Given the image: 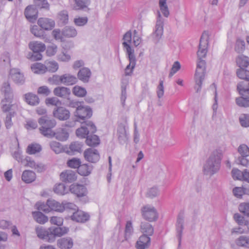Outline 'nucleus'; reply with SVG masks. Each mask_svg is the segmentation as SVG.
<instances>
[{"label":"nucleus","mask_w":249,"mask_h":249,"mask_svg":"<svg viewBox=\"0 0 249 249\" xmlns=\"http://www.w3.org/2000/svg\"><path fill=\"white\" fill-rule=\"evenodd\" d=\"M88 22L86 17H78L74 19V23L77 26H81L85 25Z\"/></svg>","instance_id":"56"},{"label":"nucleus","mask_w":249,"mask_h":249,"mask_svg":"<svg viewBox=\"0 0 249 249\" xmlns=\"http://www.w3.org/2000/svg\"><path fill=\"white\" fill-rule=\"evenodd\" d=\"M50 238L55 237H61L69 231V229L66 227H51L49 228Z\"/></svg>","instance_id":"18"},{"label":"nucleus","mask_w":249,"mask_h":249,"mask_svg":"<svg viewBox=\"0 0 249 249\" xmlns=\"http://www.w3.org/2000/svg\"><path fill=\"white\" fill-rule=\"evenodd\" d=\"M244 176V170L242 172L237 169L232 170V177L234 179L243 180Z\"/></svg>","instance_id":"46"},{"label":"nucleus","mask_w":249,"mask_h":249,"mask_svg":"<svg viewBox=\"0 0 249 249\" xmlns=\"http://www.w3.org/2000/svg\"><path fill=\"white\" fill-rule=\"evenodd\" d=\"M36 209L48 213L51 211L62 212L65 210V206L62 203H60L54 200H48L46 203L38 202L36 204Z\"/></svg>","instance_id":"4"},{"label":"nucleus","mask_w":249,"mask_h":249,"mask_svg":"<svg viewBox=\"0 0 249 249\" xmlns=\"http://www.w3.org/2000/svg\"><path fill=\"white\" fill-rule=\"evenodd\" d=\"M53 116L60 120H66L70 117V111L64 107H58L53 111Z\"/></svg>","instance_id":"14"},{"label":"nucleus","mask_w":249,"mask_h":249,"mask_svg":"<svg viewBox=\"0 0 249 249\" xmlns=\"http://www.w3.org/2000/svg\"><path fill=\"white\" fill-rule=\"evenodd\" d=\"M9 78L17 83H21L23 81V75L18 70L12 69L10 71Z\"/></svg>","instance_id":"23"},{"label":"nucleus","mask_w":249,"mask_h":249,"mask_svg":"<svg viewBox=\"0 0 249 249\" xmlns=\"http://www.w3.org/2000/svg\"><path fill=\"white\" fill-rule=\"evenodd\" d=\"M159 6L163 15L167 17L169 15V12L166 4V0H160Z\"/></svg>","instance_id":"44"},{"label":"nucleus","mask_w":249,"mask_h":249,"mask_svg":"<svg viewBox=\"0 0 249 249\" xmlns=\"http://www.w3.org/2000/svg\"><path fill=\"white\" fill-rule=\"evenodd\" d=\"M56 194L63 195L66 193V188L64 184L59 183L56 185L53 189Z\"/></svg>","instance_id":"50"},{"label":"nucleus","mask_w":249,"mask_h":249,"mask_svg":"<svg viewBox=\"0 0 249 249\" xmlns=\"http://www.w3.org/2000/svg\"><path fill=\"white\" fill-rule=\"evenodd\" d=\"M237 89L241 96L236 99L237 105L241 107H249V83L240 82L237 85Z\"/></svg>","instance_id":"5"},{"label":"nucleus","mask_w":249,"mask_h":249,"mask_svg":"<svg viewBox=\"0 0 249 249\" xmlns=\"http://www.w3.org/2000/svg\"><path fill=\"white\" fill-rule=\"evenodd\" d=\"M239 211L249 217V203H242L239 206Z\"/></svg>","instance_id":"52"},{"label":"nucleus","mask_w":249,"mask_h":249,"mask_svg":"<svg viewBox=\"0 0 249 249\" xmlns=\"http://www.w3.org/2000/svg\"><path fill=\"white\" fill-rule=\"evenodd\" d=\"M57 245L61 249H70L73 247V243L70 237L62 238L58 240Z\"/></svg>","instance_id":"20"},{"label":"nucleus","mask_w":249,"mask_h":249,"mask_svg":"<svg viewBox=\"0 0 249 249\" xmlns=\"http://www.w3.org/2000/svg\"><path fill=\"white\" fill-rule=\"evenodd\" d=\"M59 18L60 20L63 23H67L68 21L69 17L66 11H61L59 14Z\"/></svg>","instance_id":"62"},{"label":"nucleus","mask_w":249,"mask_h":249,"mask_svg":"<svg viewBox=\"0 0 249 249\" xmlns=\"http://www.w3.org/2000/svg\"><path fill=\"white\" fill-rule=\"evenodd\" d=\"M22 180L27 183H30L35 180L36 175L35 172L30 170L24 171L22 175Z\"/></svg>","instance_id":"24"},{"label":"nucleus","mask_w":249,"mask_h":249,"mask_svg":"<svg viewBox=\"0 0 249 249\" xmlns=\"http://www.w3.org/2000/svg\"><path fill=\"white\" fill-rule=\"evenodd\" d=\"M96 131V127L94 124L90 121L82 124V126L76 130V135L80 138H85L89 133H94Z\"/></svg>","instance_id":"7"},{"label":"nucleus","mask_w":249,"mask_h":249,"mask_svg":"<svg viewBox=\"0 0 249 249\" xmlns=\"http://www.w3.org/2000/svg\"><path fill=\"white\" fill-rule=\"evenodd\" d=\"M32 71L36 74H44L46 72L45 64L41 63H35L31 66Z\"/></svg>","instance_id":"28"},{"label":"nucleus","mask_w":249,"mask_h":249,"mask_svg":"<svg viewBox=\"0 0 249 249\" xmlns=\"http://www.w3.org/2000/svg\"><path fill=\"white\" fill-rule=\"evenodd\" d=\"M50 222L52 224L60 226L63 224V219L61 217L53 216L51 218Z\"/></svg>","instance_id":"58"},{"label":"nucleus","mask_w":249,"mask_h":249,"mask_svg":"<svg viewBox=\"0 0 249 249\" xmlns=\"http://www.w3.org/2000/svg\"><path fill=\"white\" fill-rule=\"evenodd\" d=\"M46 72H54L58 69V63L54 60L46 61L45 62Z\"/></svg>","instance_id":"32"},{"label":"nucleus","mask_w":249,"mask_h":249,"mask_svg":"<svg viewBox=\"0 0 249 249\" xmlns=\"http://www.w3.org/2000/svg\"><path fill=\"white\" fill-rule=\"evenodd\" d=\"M143 217L150 222L156 220L158 215L155 209L148 206L143 207L142 209Z\"/></svg>","instance_id":"11"},{"label":"nucleus","mask_w":249,"mask_h":249,"mask_svg":"<svg viewBox=\"0 0 249 249\" xmlns=\"http://www.w3.org/2000/svg\"><path fill=\"white\" fill-rule=\"evenodd\" d=\"M80 164V160L77 158H72L67 161L68 166L71 168H78Z\"/></svg>","instance_id":"51"},{"label":"nucleus","mask_w":249,"mask_h":249,"mask_svg":"<svg viewBox=\"0 0 249 249\" xmlns=\"http://www.w3.org/2000/svg\"><path fill=\"white\" fill-rule=\"evenodd\" d=\"M235 51L238 53H242L245 50V43L244 40L238 39L237 40L235 47Z\"/></svg>","instance_id":"48"},{"label":"nucleus","mask_w":249,"mask_h":249,"mask_svg":"<svg viewBox=\"0 0 249 249\" xmlns=\"http://www.w3.org/2000/svg\"><path fill=\"white\" fill-rule=\"evenodd\" d=\"M33 216L35 220L40 224H44L48 220V217L40 212H33Z\"/></svg>","instance_id":"31"},{"label":"nucleus","mask_w":249,"mask_h":249,"mask_svg":"<svg viewBox=\"0 0 249 249\" xmlns=\"http://www.w3.org/2000/svg\"><path fill=\"white\" fill-rule=\"evenodd\" d=\"M181 68L180 64L179 62L176 61L173 64L171 68V71L169 74V76L171 77L173 75L176 73Z\"/></svg>","instance_id":"60"},{"label":"nucleus","mask_w":249,"mask_h":249,"mask_svg":"<svg viewBox=\"0 0 249 249\" xmlns=\"http://www.w3.org/2000/svg\"><path fill=\"white\" fill-rule=\"evenodd\" d=\"M45 103L47 105L57 106L60 104L59 100L55 97L47 98L45 100Z\"/></svg>","instance_id":"59"},{"label":"nucleus","mask_w":249,"mask_h":249,"mask_svg":"<svg viewBox=\"0 0 249 249\" xmlns=\"http://www.w3.org/2000/svg\"><path fill=\"white\" fill-rule=\"evenodd\" d=\"M238 152L243 157L249 156V148L245 144H241L239 146Z\"/></svg>","instance_id":"49"},{"label":"nucleus","mask_w":249,"mask_h":249,"mask_svg":"<svg viewBox=\"0 0 249 249\" xmlns=\"http://www.w3.org/2000/svg\"><path fill=\"white\" fill-rule=\"evenodd\" d=\"M57 52V47L56 45H51L47 47L46 51V55L48 56L54 55Z\"/></svg>","instance_id":"57"},{"label":"nucleus","mask_w":249,"mask_h":249,"mask_svg":"<svg viewBox=\"0 0 249 249\" xmlns=\"http://www.w3.org/2000/svg\"><path fill=\"white\" fill-rule=\"evenodd\" d=\"M233 193L234 196L238 198H241L245 194V188L243 187H235L233 189Z\"/></svg>","instance_id":"54"},{"label":"nucleus","mask_w":249,"mask_h":249,"mask_svg":"<svg viewBox=\"0 0 249 249\" xmlns=\"http://www.w3.org/2000/svg\"><path fill=\"white\" fill-rule=\"evenodd\" d=\"M31 32L36 36L40 37L41 36V31L38 28L36 25L32 26L31 28Z\"/></svg>","instance_id":"64"},{"label":"nucleus","mask_w":249,"mask_h":249,"mask_svg":"<svg viewBox=\"0 0 249 249\" xmlns=\"http://www.w3.org/2000/svg\"><path fill=\"white\" fill-rule=\"evenodd\" d=\"M52 35L55 40L60 41H63L66 38L63 35V31L61 32L59 29L54 30L52 32Z\"/></svg>","instance_id":"47"},{"label":"nucleus","mask_w":249,"mask_h":249,"mask_svg":"<svg viewBox=\"0 0 249 249\" xmlns=\"http://www.w3.org/2000/svg\"><path fill=\"white\" fill-rule=\"evenodd\" d=\"M21 163L25 167H29L31 168H35L36 167V163L34 160H31L29 157H26L22 160Z\"/></svg>","instance_id":"55"},{"label":"nucleus","mask_w":249,"mask_h":249,"mask_svg":"<svg viewBox=\"0 0 249 249\" xmlns=\"http://www.w3.org/2000/svg\"><path fill=\"white\" fill-rule=\"evenodd\" d=\"M86 143L89 146H95L100 143V140L97 135H91L87 136Z\"/></svg>","instance_id":"34"},{"label":"nucleus","mask_w":249,"mask_h":249,"mask_svg":"<svg viewBox=\"0 0 249 249\" xmlns=\"http://www.w3.org/2000/svg\"><path fill=\"white\" fill-rule=\"evenodd\" d=\"M36 232L38 237L42 239H45L48 238L50 239L49 228L48 230H46L42 228V227H37L36 229Z\"/></svg>","instance_id":"38"},{"label":"nucleus","mask_w":249,"mask_h":249,"mask_svg":"<svg viewBox=\"0 0 249 249\" xmlns=\"http://www.w3.org/2000/svg\"><path fill=\"white\" fill-rule=\"evenodd\" d=\"M72 220L78 222H84L87 221L89 218V216L88 214L80 210H77L74 212L71 216Z\"/></svg>","instance_id":"21"},{"label":"nucleus","mask_w":249,"mask_h":249,"mask_svg":"<svg viewBox=\"0 0 249 249\" xmlns=\"http://www.w3.org/2000/svg\"><path fill=\"white\" fill-rule=\"evenodd\" d=\"M2 91L4 92V98L1 102V108L4 112H9L12 107H16L15 105L12 104L13 94L11 92L9 85L8 84L6 87L3 88Z\"/></svg>","instance_id":"6"},{"label":"nucleus","mask_w":249,"mask_h":249,"mask_svg":"<svg viewBox=\"0 0 249 249\" xmlns=\"http://www.w3.org/2000/svg\"><path fill=\"white\" fill-rule=\"evenodd\" d=\"M128 56L129 60V64L125 69V75H130L133 71L136 65V58L134 54V51L128 48Z\"/></svg>","instance_id":"12"},{"label":"nucleus","mask_w":249,"mask_h":249,"mask_svg":"<svg viewBox=\"0 0 249 249\" xmlns=\"http://www.w3.org/2000/svg\"><path fill=\"white\" fill-rule=\"evenodd\" d=\"M84 157L87 160L91 162H96L100 159L97 150L92 148H89L85 151Z\"/></svg>","instance_id":"15"},{"label":"nucleus","mask_w":249,"mask_h":249,"mask_svg":"<svg viewBox=\"0 0 249 249\" xmlns=\"http://www.w3.org/2000/svg\"><path fill=\"white\" fill-rule=\"evenodd\" d=\"M24 15L29 21L34 22L37 18L38 11L35 6L29 5L25 9Z\"/></svg>","instance_id":"13"},{"label":"nucleus","mask_w":249,"mask_h":249,"mask_svg":"<svg viewBox=\"0 0 249 249\" xmlns=\"http://www.w3.org/2000/svg\"><path fill=\"white\" fill-rule=\"evenodd\" d=\"M236 243L239 246L249 248V237L241 236L237 239Z\"/></svg>","instance_id":"45"},{"label":"nucleus","mask_w":249,"mask_h":249,"mask_svg":"<svg viewBox=\"0 0 249 249\" xmlns=\"http://www.w3.org/2000/svg\"><path fill=\"white\" fill-rule=\"evenodd\" d=\"M151 243L150 238L149 236L143 235L140 237L136 244L137 249H146L148 248Z\"/></svg>","instance_id":"19"},{"label":"nucleus","mask_w":249,"mask_h":249,"mask_svg":"<svg viewBox=\"0 0 249 249\" xmlns=\"http://www.w3.org/2000/svg\"><path fill=\"white\" fill-rule=\"evenodd\" d=\"M81 150V145L76 142L71 143L69 147L65 146V152L69 154H72L75 152H79Z\"/></svg>","instance_id":"30"},{"label":"nucleus","mask_w":249,"mask_h":249,"mask_svg":"<svg viewBox=\"0 0 249 249\" xmlns=\"http://www.w3.org/2000/svg\"><path fill=\"white\" fill-rule=\"evenodd\" d=\"M38 123L40 125L39 130L40 133L45 136L55 137L56 139L60 141H66L69 136L68 125H65L58 128L55 132L52 129L55 126L56 122L54 120L48 119L46 117L40 118Z\"/></svg>","instance_id":"2"},{"label":"nucleus","mask_w":249,"mask_h":249,"mask_svg":"<svg viewBox=\"0 0 249 249\" xmlns=\"http://www.w3.org/2000/svg\"><path fill=\"white\" fill-rule=\"evenodd\" d=\"M37 24L40 27L44 30H51L55 26L54 20L45 18H40L38 19Z\"/></svg>","instance_id":"17"},{"label":"nucleus","mask_w":249,"mask_h":249,"mask_svg":"<svg viewBox=\"0 0 249 249\" xmlns=\"http://www.w3.org/2000/svg\"><path fill=\"white\" fill-rule=\"evenodd\" d=\"M236 63L239 68H247L249 66V57L245 55L240 54L237 57Z\"/></svg>","instance_id":"26"},{"label":"nucleus","mask_w":249,"mask_h":249,"mask_svg":"<svg viewBox=\"0 0 249 249\" xmlns=\"http://www.w3.org/2000/svg\"><path fill=\"white\" fill-rule=\"evenodd\" d=\"M123 39L124 41L123 43V44L126 50L127 53H128V48L129 47L130 49H132L129 45L132 39L131 32L130 31L126 32L124 34Z\"/></svg>","instance_id":"40"},{"label":"nucleus","mask_w":249,"mask_h":249,"mask_svg":"<svg viewBox=\"0 0 249 249\" xmlns=\"http://www.w3.org/2000/svg\"><path fill=\"white\" fill-rule=\"evenodd\" d=\"M60 81L67 85H72L77 82V78L69 74H65L59 77Z\"/></svg>","instance_id":"25"},{"label":"nucleus","mask_w":249,"mask_h":249,"mask_svg":"<svg viewBox=\"0 0 249 249\" xmlns=\"http://www.w3.org/2000/svg\"><path fill=\"white\" fill-rule=\"evenodd\" d=\"M91 76V72L88 68H82L78 73V78L83 82H88Z\"/></svg>","instance_id":"27"},{"label":"nucleus","mask_w":249,"mask_h":249,"mask_svg":"<svg viewBox=\"0 0 249 249\" xmlns=\"http://www.w3.org/2000/svg\"><path fill=\"white\" fill-rule=\"evenodd\" d=\"M52 149L56 154L63 152H65V147L62 146L60 143L56 142H52L50 143Z\"/></svg>","instance_id":"39"},{"label":"nucleus","mask_w":249,"mask_h":249,"mask_svg":"<svg viewBox=\"0 0 249 249\" xmlns=\"http://www.w3.org/2000/svg\"><path fill=\"white\" fill-rule=\"evenodd\" d=\"M63 34L66 38L73 37L76 36L77 32L73 27H66L63 31Z\"/></svg>","instance_id":"42"},{"label":"nucleus","mask_w":249,"mask_h":249,"mask_svg":"<svg viewBox=\"0 0 249 249\" xmlns=\"http://www.w3.org/2000/svg\"><path fill=\"white\" fill-rule=\"evenodd\" d=\"M25 99L27 103L31 106L36 105L39 102L38 96L31 93L26 94L25 95Z\"/></svg>","instance_id":"29"},{"label":"nucleus","mask_w":249,"mask_h":249,"mask_svg":"<svg viewBox=\"0 0 249 249\" xmlns=\"http://www.w3.org/2000/svg\"><path fill=\"white\" fill-rule=\"evenodd\" d=\"M240 123L242 126H249V115L243 114L239 118Z\"/></svg>","instance_id":"53"},{"label":"nucleus","mask_w":249,"mask_h":249,"mask_svg":"<svg viewBox=\"0 0 249 249\" xmlns=\"http://www.w3.org/2000/svg\"><path fill=\"white\" fill-rule=\"evenodd\" d=\"M78 173L82 176H87L91 172V167L87 164H80L78 168Z\"/></svg>","instance_id":"36"},{"label":"nucleus","mask_w":249,"mask_h":249,"mask_svg":"<svg viewBox=\"0 0 249 249\" xmlns=\"http://www.w3.org/2000/svg\"><path fill=\"white\" fill-rule=\"evenodd\" d=\"M54 94L58 97L61 98H66L68 97L71 91L69 89L64 87H58L53 90Z\"/></svg>","instance_id":"22"},{"label":"nucleus","mask_w":249,"mask_h":249,"mask_svg":"<svg viewBox=\"0 0 249 249\" xmlns=\"http://www.w3.org/2000/svg\"><path fill=\"white\" fill-rule=\"evenodd\" d=\"M221 155L211 156L209 159L207 164L204 166V170L209 171L210 174H213L218 170L220 167Z\"/></svg>","instance_id":"9"},{"label":"nucleus","mask_w":249,"mask_h":249,"mask_svg":"<svg viewBox=\"0 0 249 249\" xmlns=\"http://www.w3.org/2000/svg\"><path fill=\"white\" fill-rule=\"evenodd\" d=\"M142 231L143 233L151 235L153 233L154 230L152 227L149 223H142L141 225Z\"/></svg>","instance_id":"43"},{"label":"nucleus","mask_w":249,"mask_h":249,"mask_svg":"<svg viewBox=\"0 0 249 249\" xmlns=\"http://www.w3.org/2000/svg\"><path fill=\"white\" fill-rule=\"evenodd\" d=\"M71 192L78 197H84L88 195V191L86 187L80 184H72L70 187Z\"/></svg>","instance_id":"10"},{"label":"nucleus","mask_w":249,"mask_h":249,"mask_svg":"<svg viewBox=\"0 0 249 249\" xmlns=\"http://www.w3.org/2000/svg\"><path fill=\"white\" fill-rule=\"evenodd\" d=\"M81 103L77 104V107L75 112V116L79 122L84 121L90 118L92 116V110L88 107L82 106Z\"/></svg>","instance_id":"8"},{"label":"nucleus","mask_w":249,"mask_h":249,"mask_svg":"<svg viewBox=\"0 0 249 249\" xmlns=\"http://www.w3.org/2000/svg\"><path fill=\"white\" fill-rule=\"evenodd\" d=\"M245 68L238 69L236 70V75L239 78L249 81V71Z\"/></svg>","instance_id":"37"},{"label":"nucleus","mask_w":249,"mask_h":249,"mask_svg":"<svg viewBox=\"0 0 249 249\" xmlns=\"http://www.w3.org/2000/svg\"><path fill=\"white\" fill-rule=\"evenodd\" d=\"M60 178L64 182L71 183L76 180L77 176L75 172L73 171L66 170L60 174Z\"/></svg>","instance_id":"16"},{"label":"nucleus","mask_w":249,"mask_h":249,"mask_svg":"<svg viewBox=\"0 0 249 249\" xmlns=\"http://www.w3.org/2000/svg\"><path fill=\"white\" fill-rule=\"evenodd\" d=\"M163 28L162 25H157L156 29L154 34L155 37L159 39L160 38L163 34Z\"/></svg>","instance_id":"61"},{"label":"nucleus","mask_w":249,"mask_h":249,"mask_svg":"<svg viewBox=\"0 0 249 249\" xmlns=\"http://www.w3.org/2000/svg\"><path fill=\"white\" fill-rule=\"evenodd\" d=\"M208 39L209 34L208 32H204L201 36L198 50L197 52L198 61L195 75V82L196 85L195 88L197 91L200 89L202 81L205 77L206 63L202 59L206 57L207 53Z\"/></svg>","instance_id":"1"},{"label":"nucleus","mask_w":249,"mask_h":249,"mask_svg":"<svg viewBox=\"0 0 249 249\" xmlns=\"http://www.w3.org/2000/svg\"><path fill=\"white\" fill-rule=\"evenodd\" d=\"M72 93L78 97H84L87 95L86 89L81 86H75L72 89Z\"/></svg>","instance_id":"33"},{"label":"nucleus","mask_w":249,"mask_h":249,"mask_svg":"<svg viewBox=\"0 0 249 249\" xmlns=\"http://www.w3.org/2000/svg\"><path fill=\"white\" fill-rule=\"evenodd\" d=\"M76 6L74 10L83 9L87 8L90 4V0H75Z\"/></svg>","instance_id":"41"},{"label":"nucleus","mask_w":249,"mask_h":249,"mask_svg":"<svg viewBox=\"0 0 249 249\" xmlns=\"http://www.w3.org/2000/svg\"><path fill=\"white\" fill-rule=\"evenodd\" d=\"M29 48L33 53L28 54L27 57L28 59L35 61L42 60L43 55L41 53L46 49L44 43L40 41H33L29 43Z\"/></svg>","instance_id":"3"},{"label":"nucleus","mask_w":249,"mask_h":249,"mask_svg":"<svg viewBox=\"0 0 249 249\" xmlns=\"http://www.w3.org/2000/svg\"><path fill=\"white\" fill-rule=\"evenodd\" d=\"M41 150L40 145L36 143L29 144L26 149V152L30 155L35 154Z\"/></svg>","instance_id":"35"},{"label":"nucleus","mask_w":249,"mask_h":249,"mask_svg":"<svg viewBox=\"0 0 249 249\" xmlns=\"http://www.w3.org/2000/svg\"><path fill=\"white\" fill-rule=\"evenodd\" d=\"M37 93L47 96L50 93V90L47 86H43L38 88Z\"/></svg>","instance_id":"63"}]
</instances>
